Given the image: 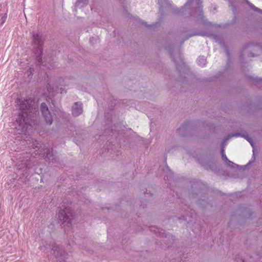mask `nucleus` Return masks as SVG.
Masks as SVG:
<instances>
[{
	"label": "nucleus",
	"instance_id": "nucleus-1",
	"mask_svg": "<svg viewBox=\"0 0 262 262\" xmlns=\"http://www.w3.org/2000/svg\"><path fill=\"white\" fill-rule=\"evenodd\" d=\"M31 102L32 101L30 99H27L19 104V107L22 110V112L19 113L16 121L18 124V130L26 132L31 127V125L28 123V114L27 111L31 107Z\"/></svg>",
	"mask_w": 262,
	"mask_h": 262
},
{
	"label": "nucleus",
	"instance_id": "nucleus-2",
	"mask_svg": "<svg viewBox=\"0 0 262 262\" xmlns=\"http://www.w3.org/2000/svg\"><path fill=\"white\" fill-rule=\"evenodd\" d=\"M72 213L71 209L70 208H66L65 209L60 210L58 213V217L63 222V223L67 222V224H71L70 217L72 216Z\"/></svg>",
	"mask_w": 262,
	"mask_h": 262
},
{
	"label": "nucleus",
	"instance_id": "nucleus-3",
	"mask_svg": "<svg viewBox=\"0 0 262 262\" xmlns=\"http://www.w3.org/2000/svg\"><path fill=\"white\" fill-rule=\"evenodd\" d=\"M41 111L42 112V115L43 116V117L45 118L46 123L49 125L51 124L52 123V118L48 108L45 103H41Z\"/></svg>",
	"mask_w": 262,
	"mask_h": 262
},
{
	"label": "nucleus",
	"instance_id": "nucleus-4",
	"mask_svg": "<svg viewBox=\"0 0 262 262\" xmlns=\"http://www.w3.org/2000/svg\"><path fill=\"white\" fill-rule=\"evenodd\" d=\"M81 103L76 102L72 107V114L74 116H77L82 112Z\"/></svg>",
	"mask_w": 262,
	"mask_h": 262
},
{
	"label": "nucleus",
	"instance_id": "nucleus-5",
	"mask_svg": "<svg viewBox=\"0 0 262 262\" xmlns=\"http://www.w3.org/2000/svg\"><path fill=\"white\" fill-rule=\"evenodd\" d=\"M222 156L223 160L225 161V162L229 166L234 168L235 166H237L234 163L228 160L227 157L225 154L224 149L223 148L222 149Z\"/></svg>",
	"mask_w": 262,
	"mask_h": 262
},
{
	"label": "nucleus",
	"instance_id": "nucleus-6",
	"mask_svg": "<svg viewBox=\"0 0 262 262\" xmlns=\"http://www.w3.org/2000/svg\"><path fill=\"white\" fill-rule=\"evenodd\" d=\"M33 39L34 42L38 46H41L42 43L41 36L37 33L33 35Z\"/></svg>",
	"mask_w": 262,
	"mask_h": 262
},
{
	"label": "nucleus",
	"instance_id": "nucleus-7",
	"mask_svg": "<svg viewBox=\"0 0 262 262\" xmlns=\"http://www.w3.org/2000/svg\"><path fill=\"white\" fill-rule=\"evenodd\" d=\"M198 63L201 66H204L206 63V59L205 56H200L197 59Z\"/></svg>",
	"mask_w": 262,
	"mask_h": 262
},
{
	"label": "nucleus",
	"instance_id": "nucleus-8",
	"mask_svg": "<svg viewBox=\"0 0 262 262\" xmlns=\"http://www.w3.org/2000/svg\"><path fill=\"white\" fill-rule=\"evenodd\" d=\"M89 0H78L76 3L77 7H82L88 4Z\"/></svg>",
	"mask_w": 262,
	"mask_h": 262
},
{
	"label": "nucleus",
	"instance_id": "nucleus-9",
	"mask_svg": "<svg viewBox=\"0 0 262 262\" xmlns=\"http://www.w3.org/2000/svg\"><path fill=\"white\" fill-rule=\"evenodd\" d=\"M53 253L55 255V256H59L61 255V254H59L60 248L58 247H54L52 249Z\"/></svg>",
	"mask_w": 262,
	"mask_h": 262
},
{
	"label": "nucleus",
	"instance_id": "nucleus-10",
	"mask_svg": "<svg viewBox=\"0 0 262 262\" xmlns=\"http://www.w3.org/2000/svg\"><path fill=\"white\" fill-rule=\"evenodd\" d=\"M7 15L6 14H5L1 18L0 21L1 25H3L6 20Z\"/></svg>",
	"mask_w": 262,
	"mask_h": 262
},
{
	"label": "nucleus",
	"instance_id": "nucleus-11",
	"mask_svg": "<svg viewBox=\"0 0 262 262\" xmlns=\"http://www.w3.org/2000/svg\"><path fill=\"white\" fill-rule=\"evenodd\" d=\"M244 137H245V139H247V141H249V142L251 144V146H253V143L252 140L251 138H250L249 137H248L247 136H245Z\"/></svg>",
	"mask_w": 262,
	"mask_h": 262
},
{
	"label": "nucleus",
	"instance_id": "nucleus-12",
	"mask_svg": "<svg viewBox=\"0 0 262 262\" xmlns=\"http://www.w3.org/2000/svg\"><path fill=\"white\" fill-rule=\"evenodd\" d=\"M252 8H253V9L256 11H258V12H261L262 11V10H261L260 9L258 8H256L253 6H252Z\"/></svg>",
	"mask_w": 262,
	"mask_h": 262
},
{
	"label": "nucleus",
	"instance_id": "nucleus-13",
	"mask_svg": "<svg viewBox=\"0 0 262 262\" xmlns=\"http://www.w3.org/2000/svg\"><path fill=\"white\" fill-rule=\"evenodd\" d=\"M239 136V134H235V135H233L232 136H236V137H237V136Z\"/></svg>",
	"mask_w": 262,
	"mask_h": 262
},
{
	"label": "nucleus",
	"instance_id": "nucleus-14",
	"mask_svg": "<svg viewBox=\"0 0 262 262\" xmlns=\"http://www.w3.org/2000/svg\"><path fill=\"white\" fill-rule=\"evenodd\" d=\"M49 155H50V153H49V152L47 153V156L48 157L49 156Z\"/></svg>",
	"mask_w": 262,
	"mask_h": 262
},
{
	"label": "nucleus",
	"instance_id": "nucleus-15",
	"mask_svg": "<svg viewBox=\"0 0 262 262\" xmlns=\"http://www.w3.org/2000/svg\"><path fill=\"white\" fill-rule=\"evenodd\" d=\"M188 1H189V2H190L191 0H188ZM199 2H200V0H198V4H199Z\"/></svg>",
	"mask_w": 262,
	"mask_h": 262
},
{
	"label": "nucleus",
	"instance_id": "nucleus-16",
	"mask_svg": "<svg viewBox=\"0 0 262 262\" xmlns=\"http://www.w3.org/2000/svg\"><path fill=\"white\" fill-rule=\"evenodd\" d=\"M152 228H150V230H152Z\"/></svg>",
	"mask_w": 262,
	"mask_h": 262
},
{
	"label": "nucleus",
	"instance_id": "nucleus-17",
	"mask_svg": "<svg viewBox=\"0 0 262 262\" xmlns=\"http://www.w3.org/2000/svg\"><path fill=\"white\" fill-rule=\"evenodd\" d=\"M243 262H244V261H243Z\"/></svg>",
	"mask_w": 262,
	"mask_h": 262
}]
</instances>
